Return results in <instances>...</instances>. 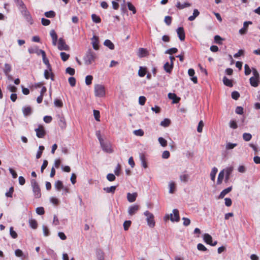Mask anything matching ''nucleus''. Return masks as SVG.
Returning <instances> with one entry per match:
<instances>
[{"mask_svg": "<svg viewBox=\"0 0 260 260\" xmlns=\"http://www.w3.org/2000/svg\"><path fill=\"white\" fill-rule=\"evenodd\" d=\"M15 2L16 3V5L18 7L19 10L20 11V12L23 10H25V9L26 8L25 4L22 1V0H15Z\"/></svg>", "mask_w": 260, "mask_h": 260, "instance_id": "nucleus-19", "label": "nucleus"}, {"mask_svg": "<svg viewBox=\"0 0 260 260\" xmlns=\"http://www.w3.org/2000/svg\"><path fill=\"white\" fill-rule=\"evenodd\" d=\"M170 190L169 192L171 193H173L175 191L176 185L174 182H171L169 184Z\"/></svg>", "mask_w": 260, "mask_h": 260, "instance_id": "nucleus-44", "label": "nucleus"}, {"mask_svg": "<svg viewBox=\"0 0 260 260\" xmlns=\"http://www.w3.org/2000/svg\"><path fill=\"white\" fill-rule=\"evenodd\" d=\"M144 214L147 217L146 220L150 228H153L155 224L153 214L148 211H145Z\"/></svg>", "mask_w": 260, "mask_h": 260, "instance_id": "nucleus-3", "label": "nucleus"}, {"mask_svg": "<svg viewBox=\"0 0 260 260\" xmlns=\"http://www.w3.org/2000/svg\"><path fill=\"white\" fill-rule=\"evenodd\" d=\"M15 255L17 257H21L22 260H26L28 258V254H24L23 251L19 249H17L15 251Z\"/></svg>", "mask_w": 260, "mask_h": 260, "instance_id": "nucleus-11", "label": "nucleus"}, {"mask_svg": "<svg viewBox=\"0 0 260 260\" xmlns=\"http://www.w3.org/2000/svg\"><path fill=\"white\" fill-rule=\"evenodd\" d=\"M232 189V187H229L224 189H223L220 193L219 196V199H222L224 197V196L228 193H229Z\"/></svg>", "mask_w": 260, "mask_h": 260, "instance_id": "nucleus-21", "label": "nucleus"}, {"mask_svg": "<svg viewBox=\"0 0 260 260\" xmlns=\"http://www.w3.org/2000/svg\"><path fill=\"white\" fill-rule=\"evenodd\" d=\"M10 234L13 239H16L17 238V234L15 231H14L13 228L12 226L10 228Z\"/></svg>", "mask_w": 260, "mask_h": 260, "instance_id": "nucleus-49", "label": "nucleus"}, {"mask_svg": "<svg viewBox=\"0 0 260 260\" xmlns=\"http://www.w3.org/2000/svg\"><path fill=\"white\" fill-rule=\"evenodd\" d=\"M11 71V66L8 63L5 64L4 71L6 75H8Z\"/></svg>", "mask_w": 260, "mask_h": 260, "instance_id": "nucleus-42", "label": "nucleus"}, {"mask_svg": "<svg viewBox=\"0 0 260 260\" xmlns=\"http://www.w3.org/2000/svg\"><path fill=\"white\" fill-rule=\"evenodd\" d=\"M107 179L109 181H113L115 180V176L114 174L110 173L107 175Z\"/></svg>", "mask_w": 260, "mask_h": 260, "instance_id": "nucleus-63", "label": "nucleus"}, {"mask_svg": "<svg viewBox=\"0 0 260 260\" xmlns=\"http://www.w3.org/2000/svg\"><path fill=\"white\" fill-rule=\"evenodd\" d=\"M239 97H240V94L238 91H235L232 92V98L233 99H234L235 100H237Z\"/></svg>", "mask_w": 260, "mask_h": 260, "instance_id": "nucleus-62", "label": "nucleus"}, {"mask_svg": "<svg viewBox=\"0 0 260 260\" xmlns=\"http://www.w3.org/2000/svg\"><path fill=\"white\" fill-rule=\"evenodd\" d=\"M44 15L46 17L53 18L55 16V13L53 11H49L45 12Z\"/></svg>", "mask_w": 260, "mask_h": 260, "instance_id": "nucleus-46", "label": "nucleus"}, {"mask_svg": "<svg viewBox=\"0 0 260 260\" xmlns=\"http://www.w3.org/2000/svg\"><path fill=\"white\" fill-rule=\"evenodd\" d=\"M200 14V12L197 9H194L193 10V15L188 17V20L192 21L194 20L197 17H198Z\"/></svg>", "mask_w": 260, "mask_h": 260, "instance_id": "nucleus-32", "label": "nucleus"}, {"mask_svg": "<svg viewBox=\"0 0 260 260\" xmlns=\"http://www.w3.org/2000/svg\"><path fill=\"white\" fill-rule=\"evenodd\" d=\"M42 56L43 58V61L44 64H45L47 66L48 69H50L51 68L50 64L49 63V60L46 58V53L45 51L42 52Z\"/></svg>", "mask_w": 260, "mask_h": 260, "instance_id": "nucleus-22", "label": "nucleus"}, {"mask_svg": "<svg viewBox=\"0 0 260 260\" xmlns=\"http://www.w3.org/2000/svg\"><path fill=\"white\" fill-rule=\"evenodd\" d=\"M177 35L180 41H184L185 38V34L183 27H179L177 29Z\"/></svg>", "mask_w": 260, "mask_h": 260, "instance_id": "nucleus-12", "label": "nucleus"}, {"mask_svg": "<svg viewBox=\"0 0 260 260\" xmlns=\"http://www.w3.org/2000/svg\"><path fill=\"white\" fill-rule=\"evenodd\" d=\"M132 222L130 220H126L123 223V228L125 231L128 230L131 226Z\"/></svg>", "mask_w": 260, "mask_h": 260, "instance_id": "nucleus-51", "label": "nucleus"}, {"mask_svg": "<svg viewBox=\"0 0 260 260\" xmlns=\"http://www.w3.org/2000/svg\"><path fill=\"white\" fill-rule=\"evenodd\" d=\"M127 7H128V9L130 11H132L133 12V13L134 14L136 13V9L135 8V6L133 5H132V4L131 3H130V2L127 3Z\"/></svg>", "mask_w": 260, "mask_h": 260, "instance_id": "nucleus-47", "label": "nucleus"}, {"mask_svg": "<svg viewBox=\"0 0 260 260\" xmlns=\"http://www.w3.org/2000/svg\"><path fill=\"white\" fill-rule=\"evenodd\" d=\"M134 134L137 136H143L144 134V131L142 129H139L134 131Z\"/></svg>", "mask_w": 260, "mask_h": 260, "instance_id": "nucleus-54", "label": "nucleus"}, {"mask_svg": "<svg viewBox=\"0 0 260 260\" xmlns=\"http://www.w3.org/2000/svg\"><path fill=\"white\" fill-rule=\"evenodd\" d=\"M224 171L223 170H221L217 178V184H221L223 181V179L224 178Z\"/></svg>", "mask_w": 260, "mask_h": 260, "instance_id": "nucleus-27", "label": "nucleus"}, {"mask_svg": "<svg viewBox=\"0 0 260 260\" xmlns=\"http://www.w3.org/2000/svg\"><path fill=\"white\" fill-rule=\"evenodd\" d=\"M180 179L181 181L186 183L188 181L189 176L188 174H182L180 176Z\"/></svg>", "mask_w": 260, "mask_h": 260, "instance_id": "nucleus-39", "label": "nucleus"}, {"mask_svg": "<svg viewBox=\"0 0 260 260\" xmlns=\"http://www.w3.org/2000/svg\"><path fill=\"white\" fill-rule=\"evenodd\" d=\"M21 13L28 23H29L30 24H33V19L27 8L21 11Z\"/></svg>", "mask_w": 260, "mask_h": 260, "instance_id": "nucleus-6", "label": "nucleus"}, {"mask_svg": "<svg viewBox=\"0 0 260 260\" xmlns=\"http://www.w3.org/2000/svg\"><path fill=\"white\" fill-rule=\"evenodd\" d=\"M218 172V169L216 167L212 168V171L210 173V177L212 181H214L215 179L216 174Z\"/></svg>", "mask_w": 260, "mask_h": 260, "instance_id": "nucleus-33", "label": "nucleus"}, {"mask_svg": "<svg viewBox=\"0 0 260 260\" xmlns=\"http://www.w3.org/2000/svg\"><path fill=\"white\" fill-rule=\"evenodd\" d=\"M249 81L250 84L252 86L256 87L258 86L259 83V78L251 77L250 78Z\"/></svg>", "mask_w": 260, "mask_h": 260, "instance_id": "nucleus-17", "label": "nucleus"}, {"mask_svg": "<svg viewBox=\"0 0 260 260\" xmlns=\"http://www.w3.org/2000/svg\"><path fill=\"white\" fill-rule=\"evenodd\" d=\"M173 66L172 63H169L168 62H167L164 66V70L166 71L167 73H171L172 69H173Z\"/></svg>", "mask_w": 260, "mask_h": 260, "instance_id": "nucleus-26", "label": "nucleus"}, {"mask_svg": "<svg viewBox=\"0 0 260 260\" xmlns=\"http://www.w3.org/2000/svg\"><path fill=\"white\" fill-rule=\"evenodd\" d=\"M147 73V68L140 67L138 71V75L141 77H143Z\"/></svg>", "mask_w": 260, "mask_h": 260, "instance_id": "nucleus-28", "label": "nucleus"}, {"mask_svg": "<svg viewBox=\"0 0 260 260\" xmlns=\"http://www.w3.org/2000/svg\"><path fill=\"white\" fill-rule=\"evenodd\" d=\"M37 136L39 138H43L45 134V131L43 125H39L37 128L35 129Z\"/></svg>", "mask_w": 260, "mask_h": 260, "instance_id": "nucleus-8", "label": "nucleus"}, {"mask_svg": "<svg viewBox=\"0 0 260 260\" xmlns=\"http://www.w3.org/2000/svg\"><path fill=\"white\" fill-rule=\"evenodd\" d=\"M158 141L161 146L166 147L167 146V141L164 138L159 137Z\"/></svg>", "mask_w": 260, "mask_h": 260, "instance_id": "nucleus-43", "label": "nucleus"}, {"mask_svg": "<svg viewBox=\"0 0 260 260\" xmlns=\"http://www.w3.org/2000/svg\"><path fill=\"white\" fill-rule=\"evenodd\" d=\"M44 77L46 79H49L50 78L52 81L54 80V76L52 72V68L45 70Z\"/></svg>", "mask_w": 260, "mask_h": 260, "instance_id": "nucleus-10", "label": "nucleus"}, {"mask_svg": "<svg viewBox=\"0 0 260 260\" xmlns=\"http://www.w3.org/2000/svg\"><path fill=\"white\" fill-rule=\"evenodd\" d=\"M190 4L188 3H185L184 4H181L180 2H178L176 6L178 9H183L186 7L190 6Z\"/></svg>", "mask_w": 260, "mask_h": 260, "instance_id": "nucleus-31", "label": "nucleus"}, {"mask_svg": "<svg viewBox=\"0 0 260 260\" xmlns=\"http://www.w3.org/2000/svg\"><path fill=\"white\" fill-rule=\"evenodd\" d=\"M63 183L61 181L58 180L55 182V187L57 190H60L63 188Z\"/></svg>", "mask_w": 260, "mask_h": 260, "instance_id": "nucleus-38", "label": "nucleus"}, {"mask_svg": "<svg viewBox=\"0 0 260 260\" xmlns=\"http://www.w3.org/2000/svg\"><path fill=\"white\" fill-rule=\"evenodd\" d=\"M203 126H204V122H203V120H200L198 124V126L197 127V131L199 133H201L203 131Z\"/></svg>", "mask_w": 260, "mask_h": 260, "instance_id": "nucleus-55", "label": "nucleus"}, {"mask_svg": "<svg viewBox=\"0 0 260 260\" xmlns=\"http://www.w3.org/2000/svg\"><path fill=\"white\" fill-rule=\"evenodd\" d=\"M197 248L200 251H206L207 250V248L202 243L197 245Z\"/></svg>", "mask_w": 260, "mask_h": 260, "instance_id": "nucleus-57", "label": "nucleus"}, {"mask_svg": "<svg viewBox=\"0 0 260 260\" xmlns=\"http://www.w3.org/2000/svg\"><path fill=\"white\" fill-rule=\"evenodd\" d=\"M223 82L224 84L226 86L232 87L233 86L232 80L228 79L225 76L223 78Z\"/></svg>", "mask_w": 260, "mask_h": 260, "instance_id": "nucleus-25", "label": "nucleus"}, {"mask_svg": "<svg viewBox=\"0 0 260 260\" xmlns=\"http://www.w3.org/2000/svg\"><path fill=\"white\" fill-rule=\"evenodd\" d=\"M66 72L70 75H74L75 74V71L73 68L68 67L66 69Z\"/></svg>", "mask_w": 260, "mask_h": 260, "instance_id": "nucleus-58", "label": "nucleus"}, {"mask_svg": "<svg viewBox=\"0 0 260 260\" xmlns=\"http://www.w3.org/2000/svg\"><path fill=\"white\" fill-rule=\"evenodd\" d=\"M69 82L72 87H74L76 85V80L73 77H71L69 78Z\"/></svg>", "mask_w": 260, "mask_h": 260, "instance_id": "nucleus-52", "label": "nucleus"}, {"mask_svg": "<svg viewBox=\"0 0 260 260\" xmlns=\"http://www.w3.org/2000/svg\"><path fill=\"white\" fill-rule=\"evenodd\" d=\"M168 98L170 99L173 100V103L176 104L179 103L180 100V98L178 97L176 94L173 93H169L168 94Z\"/></svg>", "mask_w": 260, "mask_h": 260, "instance_id": "nucleus-18", "label": "nucleus"}, {"mask_svg": "<svg viewBox=\"0 0 260 260\" xmlns=\"http://www.w3.org/2000/svg\"><path fill=\"white\" fill-rule=\"evenodd\" d=\"M178 51V49L176 48H170L167 51H166L165 53L169 54H173L176 53Z\"/></svg>", "mask_w": 260, "mask_h": 260, "instance_id": "nucleus-48", "label": "nucleus"}, {"mask_svg": "<svg viewBox=\"0 0 260 260\" xmlns=\"http://www.w3.org/2000/svg\"><path fill=\"white\" fill-rule=\"evenodd\" d=\"M30 226L33 229H36L38 227L37 221L35 219H30L29 220Z\"/></svg>", "mask_w": 260, "mask_h": 260, "instance_id": "nucleus-36", "label": "nucleus"}, {"mask_svg": "<svg viewBox=\"0 0 260 260\" xmlns=\"http://www.w3.org/2000/svg\"><path fill=\"white\" fill-rule=\"evenodd\" d=\"M173 214H170V220L172 221H179L180 220V216L178 210L176 209H175L173 210Z\"/></svg>", "mask_w": 260, "mask_h": 260, "instance_id": "nucleus-9", "label": "nucleus"}, {"mask_svg": "<svg viewBox=\"0 0 260 260\" xmlns=\"http://www.w3.org/2000/svg\"><path fill=\"white\" fill-rule=\"evenodd\" d=\"M121 172V166L119 164H118L115 170H114V173L116 175L119 176Z\"/></svg>", "mask_w": 260, "mask_h": 260, "instance_id": "nucleus-61", "label": "nucleus"}, {"mask_svg": "<svg viewBox=\"0 0 260 260\" xmlns=\"http://www.w3.org/2000/svg\"><path fill=\"white\" fill-rule=\"evenodd\" d=\"M222 170L224 171L225 175L224 181L225 183H227L229 181L230 176L233 171V167H228Z\"/></svg>", "mask_w": 260, "mask_h": 260, "instance_id": "nucleus-7", "label": "nucleus"}, {"mask_svg": "<svg viewBox=\"0 0 260 260\" xmlns=\"http://www.w3.org/2000/svg\"><path fill=\"white\" fill-rule=\"evenodd\" d=\"M58 49L59 50L66 51H68L70 49L69 46L66 44L65 40L62 38L59 39L58 42Z\"/></svg>", "mask_w": 260, "mask_h": 260, "instance_id": "nucleus-5", "label": "nucleus"}, {"mask_svg": "<svg viewBox=\"0 0 260 260\" xmlns=\"http://www.w3.org/2000/svg\"><path fill=\"white\" fill-rule=\"evenodd\" d=\"M116 186H112L111 187H107L104 188V190L107 193H114L115 191Z\"/></svg>", "mask_w": 260, "mask_h": 260, "instance_id": "nucleus-37", "label": "nucleus"}, {"mask_svg": "<svg viewBox=\"0 0 260 260\" xmlns=\"http://www.w3.org/2000/svg\"><path fill=\"white\" fill-rule=\"evenodd\" d=\"M104 44L111 50H113L115 48L113 43L109 40H106L104 43Z\"/></svg>", "mask_w": 260, "mask_h": 260, "instance_id": "nucleus-30", "label": "nucleus"}, {"mask_svg": "<svg viewBox=\"0 0 260 260\" xmlns=\"http://www.w3.org/2000/svg\"><path fill=\"white\" fill-rule=\"evenodd\" d=\"M54 105L56 107L61 108L63 106V103L61 100L56 99L54 101Z\"/></svg>", "mask_w": 260, "mask_h": 260, "instance_id": "nucleus-56", "label": "nucleus"}, {"mask_svg": "<svg viewBox=\"0 0 260 260\" xmlns=\"http://www.w3.org/2000/svg\"><path fill=\"white\" fill-rule=\"evenodd\" d=\"M91 44L94 49L98 50V37L94 34L91 39Z\"/></svg>", "mask_w": 260, "mask_h": 260, "instance_id": "nucleus-23", "label": "nucleus"}, {"mask_svg": "<svg viewBox=\"0 0 260 260\" xmlns=\"http://www.w3.org/2000/svg\"><path fill=\"white\" fill-rule=\"evenodd\" d=\"M172 18L170 16H167L165 17L164 21L167 25H171L172 23Z\"/></svg>", "mask_w": 260, "mask_h": 260, "instance_id": "nucleus-53", "label": "nucleus"}, {"mask_svg": "<svg viewBox=\"0 0 260 260\" xmlns=\"http://www.w3.org/2000/svg\"><path fill=\"white\" fill-rule=\"evenodd\" d=\"M204 241L208 244L210 245L212 242V237L209 234H205L203 236Z\"/></svg>", "mask_w": 260, "mask_h": 260, "instance_id": "nucleus-24", "label": "nucleus"}, {"mask_svg": "<svg viewBox=\"0 0 260 260\" xmlns=\"http://www.w3.org/2000/svg\"><path fill=\"white\" fill-rule=\"evenodd\" d=\"M93 77L91 75H88L85 78V83L87 85H89L92 83Z\"/></svg>", "mask_w": 260, "mask_h": 260, "instance_id": "nucleus-50", "label": "nucleus"}, {"mask_svg": "<svg viewBox=\"0 0 260 260\" xmlns=\"http://www.w3.org/2000/svg\"><path fill=\"white\" fill-rule=\"evenodd\" d=\"M31 185L32 188V191L35 198H40L41 197V192L40 186L36 180L32 179L30 180Z\"/></svg>", "mask_w": 260, "mask_h": 260, "instance_id": "nucleus-1", "label": "nucleus"}, {"mask_svg": "<svg viewBox=\"0 0 260 260\" xmlns=\"http://www.w3.org/2000/svg\"><path fill=\"white\" fill-rule=\"evenodd\" d=\"M99 140L103 150L108 153L112 152V149L111 143L109 141H105L99 136Z\"/></svg>", "mask_w": 260, "mask_h": 260, "instance_id": "nucleus-2", "label": "nucleus"}, {"mask_svg": "<svg viewBox=\"0 0 260 260\" xmlns=\"http://www.w3.org/2000/svg\"><path fill=\"white\" fill-rule=\"evenodd\" d=\"M95 56L90 50L84 57V60L86 64H91L94 60Z\"/></svg>", "mask_w": 260, "mask_h": 260, "instance_id": "nucleus-4", "label": "nucleus"}, {"mask_svg": "<svg viewBox=\"0 0 260 260\" xmlns=\"http://www.w3.org/2000/svg\"><path fill=\"white\" fill-rule=\"evenodd\" d=\"M140 207L139 205H135L130 206L128 208V212L130 215H134L139 210Z\"/></svg>", "mask_w": 260, "mask_h": 260, "instance_id": "nucleus-14", "label": "nucleus"}, {"mask_svg": "<svg viewBox=\"0 0 260 260\" xmlns=\"http://www.w3.org/2000/svg\"><path fill=\"white\" fill-rule=\"evenodd\" d=\"M149 55V53L146 49L140 48L138 49V55L139 57H143L147 56Z\"/></svg>", "mask_w": 260, "mask_h": 260, "instance_id": "nucleus-15", "label": "nucleus"}, {"mask_svg": "<svg viewBox=\"0 0 260 260\" xmlns=\"http://www.w3.org/2000/svg\"><path fill=\"white\" fill-rule=\"evenodd\" d=\"M137 197V193L136 192L133 193H128L127 194V200L131 203L135 202L136 201Z\"/></svg>", "mask_w": 260, "mask_h": 260, "instance_id": "nucleus-20", "label": "nucleus"}, {"mask_svg": "<svg viewBox=\"0 0 260 260\" xmlns=\"http://www.w3.org/2000/svg\"><path fill=\"white\" fill-rule=\"evenodd\" d=\"M171 123V121L169 119L166 118L160 122V125L164 127L169 126Z\"/></svg>", "mask_w": 260, "mask_h": 260, "instance_id": "nucleus-40", "label": "nucleus"}, {"mask_svg": "<svg viewBox=\"0 0 260 260\" xmlns=\"http://www.w3.org/2000/svg\"><path fill=\"white\" fill-rule=\"evenodd\" d=\"M60 57H61V59L63 61H67L69 59V58L70 57V55L69 54H67L66 52H61L60 53Z\"/></svg>", "mask_w": 260, "mask_h": 260, "instance_id": "nucleus-41", "label": "nucleus"}, {"mask_svg": "<svg viewBox=\"0 0 260 260\" xmlns=\"http://www.w3.org/2000/svg\"><path fill=\"white\" fill-rule=\"evenodd\" d=\"M146 101V98L144 96H140L139 98V103L140 105H144Z\"/></svg>", "mask_w": 260, "mask_h": 260, "instance_id": "nucleus-60", "label": "nucleus"}, {"mask_svg": "<svg viewBox=\"0 0 260 260\" xmlns=\"http://www.w3.org/2000/svg\"><path fill=\"white\" fill-rule=\"evenodd\" d=\"M36 211V213L39 215H43L45 213L44 209L42 207L37 208Z\"/></svg>", "mask_w": 260, "mask_h": 260, "instance_id": "nucleus-59", "label": "nucleus"}, {"mask_svg": "<svg viewBox=\"0 0 260 260\" xmlns=\"http://www.w3.org/2000/svg\"><path fill=\"white\" fill-rule=\"evenodd\" d=\"M23 113L24 116H27L31 113V108L30 106L24 107L22 109Z\"/></svg>", "mask_w": 260, "mask_h": 260, "instance_id": "nucleus-29", "label": "nucleus"}, {"mask_svg": "<svg viewBox=\"0 0 260 260\" xmlns=\"http://www.w3.org/2000/svg\"><path fill=\"white\" fill-rule=\"evenodd\" d=\"M105 95V87L102 85H99V97H104Z\"/></svg>", "mask_w": 260, "mask_h": 260, "instance_id": "nucleus-34", "label": "nucleus"}, {"mask_svg": "<svg viewBox=\"0 0 260 260\" xmlns=\"http://www.w3.org/2000/svg\"><path fill=\"white\" fill-rule=\"evenodd\" d=\"M243 138L245 141H249L252 138V135L249 133H245L243 134Z\"/></svg>", "mask_w": 260, "mask_h": 260, "instance_id": "nucleus-45", "label": "nucleus"}, {"mask_svg": "<svg viewBox=\"0 0 260 260\" xmlns=\"http://www.w3.org/2000/svg\"><path fill=\"white\" fill-rule=\"evenodd\" d=\"M50 36L52 40V44L56 46L57 41V35L54 29H52L50 32Z\"/></svg>", "mask_w": 260, "mask_h": 260, "instance_id": "nucleus-16", "label": "nucleus"}, {"mask_svg": "<svg viewBox=\"0 0 260 260\" xmlns=\"http://www.w3.org/2000/svg\"><path fill=\"white\" fill-rule=\"evenodd\" d=\"M251 24L252 22L250 21L244 22L243 24V27L239 30V33L241 35H244L246 34L248 27V25Z\"/></svg>", "mask_w": 260, "mask_h": 260, "instance_id": "nucleus-13", "label": "nucleus"}, {"mask_svg": "<svg viewBox=\"0 0 260 260\" xmlns=\"http://www.w3.org/2000/svg\"><path fill=\"white\" fill-rule=\"evenodd\" d=\"M41 22L44 26H48L50 24V21L49 20L44 18H42Z\"/></svg>", "mask_w": 260, "mask_h": 260, "instance_id": "nucleus-64", "label": "nucleus"}, {"mask_svg": "<svg viewBox=\"0 0 260 260\" xmlns=\"http://www.w3.org/2000/svg\"><path fill=\"white\" fill-rule=\"evenodd\" d=\"M28 51L30 54L38 53V51L41 52V53L42 54V52L44 51L41 49H39L37 47H31L28 48Z\"/></svg>", "mask_w": 260, "mask_h": 260, "instance_id": "nucleus-35", "label": "nucleus"}]
</instances>
